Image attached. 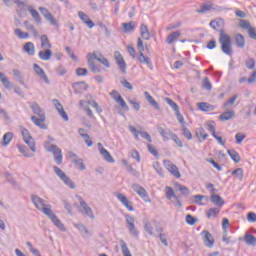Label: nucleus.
I'll list each match as a JSON object with an SVG mask.
<instances>
[{
	"label": "nucleus",
	"mask_w": 256,
	"mask_h": 256,
	"mask_svg": "<svg viewBox=\"0 0 256 256\" xmlns=\"http://www.w3.org/2000/svg\"><path fill=\"white\" fill-rule=\"evenodd\" d=\"M78 201L80 203V207L82 208L80 209L82 215H86L90 219H95V215H93V210L91 209V207H89V205H87V202H85V200H83L81 196L78 197Z\"/></svg>",
	"instance_id": "obj_11"
},
{
	"label": "nucleus",
	"mask_w": 256,
	"mask_h": 256,
	"mask_svg": "<svg viewBox=\"0 0 256 256\" xmlns=\"http://www.w3.org/2000/svg\"><path fill=\"white\" fill-rule=\"evenodd\" d=\"M244 241L245 243H247L248 245H256V237L253 236L252 234L246 233L244 235Z\"/></svg>",
	"instance_id": "obj_41"
},
{
	"label": "nucleus",
	"mask_w": 256,
	"mask_h": 256,
	"mask_svg": "<svg viewBox=\"0 0 256 256\" xmlns=\"http://www.w3.org/2000/svg\"><path fill=\"white\" fill-rule=\"evenodd\" d=\"M68 156L79 171H85L86 167L83 159L79 158L74 152H68Z\"/></svg>",
	"instance_id": "obj_12"
},
{
	"label": "nucleus",
	"mask_w": 256,
	"mask_h": 256,
	"mask_svg": "<svg viewBox=\"0 0 256 256\" xmlns=\"http://www.w3.org/2000/svg\"><path fill=\"white\" fill-rule=\"evenodd\" d=\"M220 211L221 210H219V208H210L208 209V211H206V216L208 217V219H211V217H217Z\"/></svg>",
	"instance_id": "obj_44"
},
{
	"label": "nucleus",
	"mask_w": 256,
	"mask_h": 256,
	"mask_svg": "<svg viewBox=\"0 0 256 256\" xmlns=\"http://www.w3.org/2000/svg\"><path fill=\"white\" fill-rule=\"evenodd\" d=\"M100 155H102L103 159L107 161L108 163H115V159H113V156H111V153L107 151V149L103 148V144L98 143Z\"/></svg>",
	"instance_id": "obj_19"
},
{
	"label": "nucleus",
	"mask_w": 256,
	"mask_h": 256,
	"mask_svg": "<svg viewBox=\"0 0 256 256\" xmlns=\"http://www.w3.org/2000/svg\"><path fill=\"white\" fill-rule=\"evenodd\" d=\"M202 87L203 89H206V91H211V89H213V86L211 85V81H209L208 77H205L202 80Z\"/></svg>",
	"instance_id": "obj_52"
},
{
	"label": "nucleus",
	"mask_w": 256,
	"mask_h": 256,
	"mask_svg": "<svg viewBox=\"0 0 256 256\" xmlns=\"http://www.w3.org/2000/svg\"><path fill=\"white\" fill-rule=\"evenodd\" d=\"M53 171L57 177L63 181L64 185H67V187L70 189H75V183L71 180V178H69V176H67V174L63 172V170H61V168L53 166Z\"/></svg>",
	"instance_id": "obj_6"
},
{
	"label": "nucleus",
	"mask_w": 256,
	"mask_h": 256,
	"mask_svg": "<svg viewBox=\"0 0 256 256\" xmlns=\"http://www.w3.org/2000/svg\"><path fill=\"white\" fill-rule=\"evenodd\" d=\"M164 167L173 175V177H176V179H180L181 177V172H179V168L177 165L173 164L170 160H164L163 161Z\"/></svg>",
	"instance_id": "obj_10"
},
{
	"label": "nucleus",
	"mask_w": 256,
	"mask_h": 256,
	"mask_svg": "<svg viewBox=\"0 0 256 256\" xmlns=\"http://www.w3.org/2000/svg\"><path fill=\"white\" fill-rule=\"evenodd\" d=\"M88 105H91V107H93L94 109H96V112L101 114L103 113V109H101V107H99V104H97V102L95 100L93 101H87Z\"/></svg>",
	"instance_id": "obj_57"
},
{
	"label": "nucleus",
	"mask_w": 256,
	"mask_h": 256,
	"mask_svg": "<svg viewBox=\"0 0 256 256\" xmlns=\"http://www.w3.org/2000/svg\"><path fill=\"white\" fill-rule=\"evenodd\" d=\"M75 227L77 230L80 231V233H84L85 235H87L89 233V230L83 224H75Z\"/></svg>",
	"instance_id": "obj_63"
},
{
	"label": "nucleus",
	"mask_w": 256,
	"mask_h": 256,
	"mask_svg": "<svg viewBox=\"0 0 256 256\" xmlns=\"http://www.w3.org/2000/svg\"><path fill=\"white\" fill-rule=\"evenodd\" d=\"M170 137L172 139V141H174V143L179 146L180 148L183 147V142L181 141V139H179V136H177V134L175 133H171Z\"/></svg>",
	"instance_id": "obj_54"
},
{
	"label": "nucleus",
	"mask_w": 256,
	"mask_h": 256,
	"mask_svg": "<svg viewBox=\"0 0 256 256\" xmlns=\"http://www.w3.org/2000/svg\"><path fill=\"white\" fill-rule=\"evenodd\" d=\"M80 137H82L83 141H85L86 145L88 147H91L93 145V140H91V136L87 134V130L80 128L78 130Z\"/></svg>",
	"instance_id": "obj_21"
},
{
	"label": "nucleus",
	"mask_w": 256,
	"mask_h": 256,
	"mask_svg": "<svg viewBox=\"0 0 256 256\" xmlns=\"http://www.w3.org/2000/svg\"><path fill=\"white\" fill-rule=\"evenodd\" d=\"M196 137H197L198 139H200V141H201V139H202L203 141H205V139H207V137H209V134H207V133L205 132V130L203 129V127H200V128H198V129L196 130Z\"/></svg>",
	"instance_id": "obj_42"
},
{
	"label": "nucleus",
	"mask_w": 256,
	"mask_h": 256,
	"mask_svg": "<svg viewBox=\"0 0 256 256\" xmlns=\"http://www.w3.org/2000/svg\"><path fill=\"white\" fill-rule=\"evenodd\" d=\"M38 57L41 61H49L53 57V52L51 49H44L38 53Z\"/></svg>",
	"instance_id": "obj_26"
},
{
	"label": "nucleus",
	"mask_w": 256,
	"mask_h": 256,
	"mask_svg": "<svg viewBox=\"0 0 256 256\" xmlns=\"http://www.w3.org/2000/svg\"><path fill=\"white\" fill-rule=\"evenodd\" d=\"M120 244H121L122 254L124 256H133L131 255V251H129V248L127 247V243H125L124 240H120Z\"/></svg>",
	"instance_id": "obj_47"
},
{
	"label": "nucleus",
	"mask_w": 256,
	"mask_h": 256,
	"mask_svg": "<svg viewBox=\"0 0 256 256\" xmlns=\"http://www.w3.org/2000/svg\"><path fill=\"white\" fill-rule=\"evenodd\" d=\"M30 108L32 109L34 115L36 116H32L31 117V121L32 123H34V125H36V127H40V129H47V125H45V111H43V109L41 108V106H39L37 104V102H33L30 105Z\"/></svg>",
	"instance_id": "obj_2"
},
{
	"label": "nucleus",
	"mask_w": 256,
	"mask_h": 256,
	"mask_svg": "<svg viewBox=\"0 0 256 256\" xmlns=\"http://www.w3.org/2000/svg\"><path fill=\"white\" fill-rule=\"evenodd\" d=\"M180 37H181V31L172 32L166 38V43L168 45H171L175 42L176 39H179Z\"/></svg>",
	"instance_id": "obj_29"
},
{
	"label": "nucleus",
	"mask_w": 256,
	"mask_h": 256,
	"mask_svg": "<svg viewBox=\"0 0 256 256\" xmlns=\"http://www.w3.org/2000/svg\"><path fill=\"white\" fill-rule=\"evenodd\" d=\"M228 155L231 157V159L234 161V163H239L241 161V156H239V153L235 150H228Z\"/></svg>",
	"instance_id": "obj_43"
},
{
	"label": "nucleus",
	"mask_w": 256,
	"mask_h": 256,
	"mask_svg": "<svg viewBox=\"0 0 256 256\" xmlns=\"http://www.w3.org/2000/svg\"><path fill=\"white\" fill-rule=\"evenodd\" d=\"M0 81L3 85V87H5V89H12L13 88V84L11 82H9V79L5 77V75L0 72Z\"/></svg>",
	"instance_id": "obj_39"
},
{
	"label": "nucleus",
	"mask_w": 256,
	"mask_h": 256,
	"mask_svg": "<svg viewBox=\"0 0 256 256\" xmlns=\"http://www.w3.org/2000/svg\"><path fill=\"white\" fill-rule=\"evenodd\" d=\"M233 117H235V111H233V110L226 111L219 116V120L220 121H230V119H233Z\"/></svg>",
	"instance_id": "obj_35"
},
{
	"label": "nucleus",
	"mask_w": 256,
	"mask_h": 256,
	"mask_svg": "<svg viewBox=\"0 0 256 256\" xmlns=\"http://www.w3.org/2000/svg\"><path fill=\"white\" fill-rule=\"evenodd\" d=\"M40 41H41V49H51V47H53V45H51V42L49 41V37H47V35H42L40 37Z\"/></svg>",
	"instance_id": "obj_33"
},
{
	"label": "nucleus",
	"mask_w": 256,
	"mask_h": 256,
	"mask_svg": "<svg viewBox=\"0 0 256 256\" xmlns=\"http://www.w3.org/2000/svg\"><path fill=\"white\" fill-rule=\"evenodd\" d=\"M224 25L225 21H223V19H215L210 22V27L214 29V31L219 32L218 43L220 44L222 53H224V55H228V57H232L233 42L231 41V36L223 30Z\"/></svg>",
	"instance_id": "obj_1"
},
{
	"label": "nucleus",
	"mask_w": 256,
	"mask_h": 256,
	"mask_svg": "<svg viewBox=\"0 0 256 256\" xmlns=\"http://www.w3.org/2000/svg\"><path fill=\"white\" fill-rule=\"evenodd\" d=\"M207 127H208V131L213 135H215V122L214 121H210L207 122Z\"/></svg>",
	"instance_id": "obj_64"
},
{
	"label": "nucleus",
	"mask_w": 256,
	"mask_h": 256,
	"mask_svg": "<svg viewBox=\"0 0 256 256\" xmlns=\"http://www.w3.org/2000/svg\"><path fill=\"white\" fill-rule=\"evenodd\" d=\"M232 175L236 177L238 181H243L244 172L242 168H237L232 172Z\"/></svg>",
	"instance_id": "obj_45"
},
{
	"label": "nucleus",
	"mask_w": 256,
	"mask_h": 256,
	"mask_svg": "<svg viewBox=\"0 0 256 256\" xmlns=\"http://www.w3.org/2000/svg\"><path fill=\"white\" fill-rule=\"evenodd\" d=\"M116 103H119L120 107H122V109H124V111H129V106L127 105V102H125L123 100L122 96H118L116 98Z\"/></svg>",
	"instance_id": "obj_50"
},
{
	"label": "nucleus",
	"mask_w": 256,
	"mask_h": 256,
	"mask_svg": "<svg viewBox=\"0 0 256 256\" xmlns=\"http://www.w3.org/2000/svg\"><path fill=\"white\" fill-rule=\"evenodd\" d=\"M21 133H22L23 141L26 143V145H28L30 150L33 153H35V151H36L35 140L33 139V137H31V134L29 133V130H27L25 128H22Z\"/></svg>",
	"instance_id": "obj_8"
},
{
	"label": "nucleus",
	"mask_w": 256,
	"mask_h": 256,
	"mask_svg": "<svg viewBox=\"0 0 256 256\" xmlns=\"http://www.w3.org/2000/svg\"><path fill=\"white\" fill-rule=\"evenodd\" d=\"M197 107L200 111H204L205 113H208L209 111H215V109H217L215 105H211L207 102H200L197 104Z\"/></svg>",
	"instance_id": "obj_24"
},
{
	"label": "nucleus",
	"mask_w": 256,
	"mask_h": 256,
	"mask_svg": "<svg viewBox=\"0 0 256 256\" xmlns=\"http://www.w3.org/2000/svg\"><path fill=\"white\" fill-rule=\"evenodd\" d=\"M122 27L123 33H131L132 31H135V22L122 23Z\"/></svg>",
	"instance_id": "obj_37"
},
{
	"label": "nucleus",
	"mask_w": 256,
	"mask_h": 256,
	"mask_svg": "<svg viewBox=\"0 0 256 256\" xmlns=\"http://www.w3.org/2000/svg\"><path fill=\"white\" fill-rule=\"evenodd\" d=\"M182 133L186 139L188 140L193 139V134H191V131H189V129H187L185 125L182 126Z\"/></svg>",
	"instance_id": "obj_58"
},
{
	"label": "nucleus",
	"mask_w": 256,
	"mask_h": 256,
	"mask_svg": "<svg viewBox=\"0 0 256 256\" xmlns=\"http://www.w3.org/2000/svg\"><path fill=\"white\" fill-rule=\"evenodd\" d=\"M39 11L41 13V15H43V17L46 19V21H49L50 25H57V20H55V18L53 17V14H51V12H49V10L45 7H39Z\"/></svg>",
	"instance_id": "obj_14"
},
{
	"label": "nucleus",
	"mask_w": 256,
	"mask_h": 256,
	"mask_svg": "<svg viewBox=\"0 0 256 256\" xmlns=\"http://www.w3.org/2000/svg\"><path fill=\"white\" fill-rule=\"evenodd\" d=\"M19 153L24 155L27 158L35 157V152L32 151V153H29V149H27V146L19 144L18 146Z\"/></svg>",
	"instance_id": "obj_32"
},
{
	"label": "nucleus",
	"mask_w": 256,
	"mask_h": 256,
	"mask_svg": "<svg viewBox=\"0 0 256 256\" xmlns=\"http://www.w3.org/2000/svg\"><path fill=\"white\" fill-rule=\"evenodd\" d=\"M125 219H126V227L135 239H139V232L137 231V228L135 227V218L131 216L130 214H125Z\"/></svg>",
	"instance_id": "obj_7"
},
{
	"label": "nucleus",
	"mask_w": 256,
	"mask_h": 256,
	"mask_svg": "<svg viewBox=\"0 0 256 256\" xmlns=\"http://www.w3.org/2000/svg\"><path fill=\"white\" fill-rule=\"evenodd\" d=\"M28 11L32 19H34L36 23H41V15H39V12H37V10L33 9L32 6H28Z\"/></svg>",
	"instance_id": "obj_36"
},
{
	"label": "nucleus",
	"mask_w": 256,
	"mask_h": 256,
	"mask_svg": "<svg viewBox=\"0 0 256 256\" xmlns=\"http://www.w3.org/2000/svg\"><path fill=\"white\" fill-rule=\"evenodd\" d=\"M12 140H13V133L7 132L4 134L1 144L3 145V147H7V145H9V143H11Z\"/></svg>",
	"instance_id": "obj_40"
},
{
	"label": "nucleus",
	"mask_w": 256,
	"mask_h": 256,
	"mask_svg": "<svg viewBox=\"0 0 256 256\" xmlns=\"http://www.w3.org/2000/svg\"><path fill=\"white\" fill-rule=\"evenodd\" d=\"M75 73L78 77H85L89 71L87 68H77Z\"/></svg>",
	"instance_id": "obj_60"
},
{
	"label": "nucleus",
	"mask_w": 256,
	"mask_h": 256,
	"mask_svg": "<svg viewBox=\"0 0 256 256\" xmlns=\"http://www.w3.org/2000/svg\"><path fill=\"white\" fill-rule=\"evenodd\" d=\"M137 49L139 52L138 61L144 65H147L149 69L153 70V63L151 62V58L143 54V51H145V46L143 45V40H141V38H138Z\"/></svg>",
	"instance_id": "obj_4"
},
{
	"label": "nucleus",
	"mask_w": 256,
	"mask_h": 256,
	"mask_svg": "<svg viewBox=\"0 0 256 256\" xmlns=\"http://www.w3.org/2000/svg\"><path fill=\"white\" fill-rule=\"evenodd\" d=\"M175 188L180 191V193L183 195V197H189V194L191 193V191H189V188H187L186 186H183L179 183L175 184Z\"/></svg>",
	"instance_id": "obj_38"
},
{
	"label": "nucleus",
	"mask_w": 256,
	"mask_h": 256,
	"mask_svg": "<svg viewBox=\"0 0 256 256\" xmlns=\"http://www.w3.org/2000/svg\"><path fill=\"white\" fill-rule=\"evenodd\" d=\"M235 43H236V46L239 48V49H243V47H245V37L243 36V34H236L235 35Z\"/></svg>",
	"instance_id": "obj_34"
},
{
	"label": "nucleus",
	"mask_w": 256,
	"mask_h": 256,
	"mask_svg": "<svg viewBox=\"0 0 256 256\" xmlns=\"http://www.w3.org/2000/svg\"><path fill=\"white\" fill-rule=\"evenodd\" d=\"M116 103H119L120 107H122V109H124V111H129V106L127 105V102H125L123 100L122 96H118L116 98Z\"/></svg>",
	"instance_id": "obj_49"
},
{
	"label": "nucleus",
	"mask_w": 256,
	"mask_h": 256,
	"mask_svg": "<svg viewBox=\"0 0 256 256\" xmlns=\"http://www.w3.org/2000/svg\"><path fill=\"white\" fill-rule=\"evenodd\" d=\"M239 27H241V29H246L248 31L252 26L251 24H249V22H247V20H240Z\"/></svg>",
	"instance_id": "obj_62"
},
{
	"label": "nucleus",
	"mask_w": 256,
	"mask_h": 256,
	"mask_svg": "<svg viewBox=\"0 0 256 256\" xmlns=\"http://www.w3.org/2000/svg\"><path fill=\"white\" fill-rule=\"evenodd\" d=\"M144 97L145 99L148 101V103L154 108L156 109V111H159L160 107H159V103H157V101H155V99H153V96H151V94L147 91L144 92Z\"/></svg>",
	"instance_id": "obj_27"
},
{
	"label": "nucleus",
	"mask_w": 256,
	"mask_h": 256,
	"mask_svg": "<svg viewBox=\"0 0 256 256\" xmlns=\"http://www.w3.org/2000/svg\"><path fill=\"white\" fill-rule=\"evenodd\" d=\"M177 195H175V191L173 190V188L166 186V198L171 201V199H177Z\"/></svg>",
	"instance_id": "obj_46"
},
{
	"label": "nucleus",
	"mask_w": 256,
	"mask_h": 256,
	"mask_svg": "<svg viewBox=\"0 0 256 256\" xmlns=\"http://www.w3.org/2000/svg\"><path fill=\"white\" fill-rule=\"evenodd\" d=\"M116 197L118 201H120V203H122V205H124V207L128 209V211H134L133 202L129 201V199H127V196L122 193H118L116 194Z\"/></svg>",
	"instance_id": "obj_15"
},
{
	"label": "nucleus",
	"mask_w": 256,
	"mask_h": 256,
	"mask_svg": "<svg viewBox=\"0 0 256 256\" xmlns=\"http://www.w3.org/2000/svg\"><path fill=\"white\" fill-rule=\"evenodd\" d=\"M54 103L55 108L57 109L59 115H61L62 119H64V121H69V116L67 115V112H65V109H63V105H61L57 99L54 100Z\"/></svg>",
	"instance_id": "obj_22"
},
{
	"label": "nucleus",
	"mask_w": 256,
	"mask_h": 256,
	"mask_svg": "<svg viewBox=\"0 0 256 256\" xmlns=\"http://www.w3.org/2000/svg\"><path fill=\"white\" fill-rule=\"evenodd\" d=\"M201 235L203 236L204 245L211 249L213 245H215V239H213V235L210 234V232L207 230L202 231Z\"/></svg>",
	"instance_id": "obj_13"
},
{
	"label": "nucleus",
	"mask_w": 256,
	"mask_h": 256,
	"mask_svg": "<svg viewBox=\"0 0 256 256\" xmlns=\"http://www.w3.org/2000/svg\"><path fill=\"white\" fill-rule=\"evenodd\" d=\"M47 217H49V219L52 221L55 227H58L60 231H66L65 225H63V222L59 220V218L57 217V215H55V213H53V211L47 214Z\"/></svg>",
	"instance_id": "obj_17"
},
{
	"label": "nucleus",
	"mask_w": 256,
	"mask_h": 256,
	"mask_svg": "<svg viewBox=\"0 0 256 256\" xmlns=\"http://www.w3.org/2000/svg\"><path fill=\"white\" fill-rule=\"evenodd\" d=\"M32 199V203L33 205L36 207V209H38V211H42V213H44V215H49L51 210V205L46 204L45 200H43V198L37 196V195H32L31 196Z\"/></svg>",
	"instance_id": "obj_3"
},
{
	"label": "nucleus",
	"mask_w": 256,
	"mask_h": 256,
	"mask_svg": "<svg viewBox=\"0 0 256 256\" xmlns=\"http://www.w3.org/2000/svg\"><path fill=\"white\" fill-rule=\"evenodd\" d=\"M114 58L116 61V65L120 69L121 73L125 75L127 73V64L125 63V59L123 58V55H121V52L115 51Z\"/></svg>",
	"instance_id": "obj_9"
},
{
	"label": "nucleus",
	"mask_w": 256,
	"mask_h": 256,
	"mask_svg": "<svg viewBox=\"0 0 256 256\" xmlns=\"http://www.w3.org/2000/svg\"><path fill=\"white\" fill-rule=\"evenodd\" d=\"M132 189L133 191H135V193H137V195H139L142 199H145V197H148L147 195V190H145V188H143V186L139 185V184H133L132 185Z\"/></svg>",
	"instance_id": "obj_25"
},
{
	"label": "nucleus",
	"mask_w": 256,
	"mask_h": 256,
	"mask_svg": "<svg viewBox=\"0 0 256 256\" xmlns=\"http://www.w3.org/2000/svg\"><path fill=\"white\" fill-rule=\"evenodd\" d=\"M23 51L33 57V55H35V45L33 44V42H27L23 46Z\"/></svg>",
	"instance_id": "obj_31"
},
{
	"label": "nucleus",
	"mask_w": 256,
	"mask_h": 256,
	"mask_svg": "<svg viewBox=\"0 0 256 256\" xmlns=\"http://www.w3.org/2000/svg\"><path fill=\"white\" fill-rule=\"evenodd\" d=\"M92 57V53L87 54V63L90 71H92V73H101V67L95 65V60Z\"/></svg>",
	"instance_id": "obj_18"
},
{
	"label": "nucleus",
	"mask_w": 256,
	"mask_h": 256,
	"mask_svg": "<svg viewBox=\"0 0 256 256\" xmlns=\"http://www.w3.org/2000/svg\"><path fill=\"white\" fill-rule=\"evenodd\" d=\"M144 231L149 235H153V226L148 221H144Z\"/></svg>",
	"instance_id": "obj_59"
},
{
	"label": "nucleus",
	"mask_w": 256,
	"mask_h": 256,
	"mask_svg": "<svg viewBox=\"0 0 256 256\" xmlns=\"http://www.w3.org/2000/svg\"><path fill=\"white\" fill-rule=\"evenodd\" d=\"M210 201L211 203H214L216 207H223V205H225V200H223L222 197L219 195H211Z\"/></svg>",
	"instance_id": "obj_30"
},
{
	"label": "nucleus",
	"mask_w": 256,
	"mask_h": 256,
	"mask_svg": "<svg viewBox=\"0 0 256 256\" xmlns=\"http://www.w3.org/2000/svg\"><path fill=\"white\" fill-rule=\"evenodd\" d=\"M75 93H81L82 91H87V89H89V85H87V83H85V81H81V82H75L72 85Z\"/></svg>",
	"instance_id": "obj_23"
},
{
	"label": "nucleus",
	"mask_w": 256,
	"mask_h": 256,
	"mask_svg": "<svg viewBox=\"0 0 256 256\" xmlns=\"http://www.w3.org/2000/svg\"><path fill=\"white\" fill-rule=\"evenodd\" d=\"M14 33H15V35H17V37L19 38V39H27L28 37H29V33H27V32H23V31H21V29H16L15 31H14Z\"/></svg>",
	"instance_id": "obj_55"
},
{
	"label": "nucleus",
	"mask_w": 256,
	"mask_h": 256,
	"mask_svg": "<svg viewBox=\"0 0 256 256\" xmlns=\"http://www.w3.org/2000/svg\"><path fill=\"white\" fill-rule=\"evenodd\" d=\"M48 145H49V142L45 144L46 151L53 154L54 161L57 165H61V163H63V152L55 144H52L50 146Z\"/></svg>",
	"instance_id": "obj_5"
},
{
	"label": "nucleus",
	"mask_w": 256,
	"mask_h": 256,
	"mask_svg": "<svg viewBox=\"0 0 256 256\" xmlns=\"http://www.w3.org/2000/svg\"><path fill=\"white\" fill-rule=\"evenodd\" d=\"M12 73H13V76H14V79H16L17 81H19V83L21 84V85H24V81H23V76L21 75V71H19V69H14L13 71H12Z\"/></svg>",
	"instance_id": "obj_48"
},
{
	"label": "nucleus",
	"mask_w": 256,
	"mask_h": 256,
	"mask_svg": "<svg viewBox=\"0 0 256 256\" xmlns=\"http://www.w3.org/2000/svg\"><path fill=\"white\" fill-rule=\"evenodd\" d=\"M153 169L156 170V173L160 175V177H163V168H161V164H159V162H154Z\"/></svg>",
	"instance_id": "obj_61"
},
{
	"label": "nucleus",
	"mask_w": 256,
	"mask_h": 256,
	"mask_svg": "<svg viewBox=\"0 0 256 256\" xmlns=\"http://www.w3.org/2000/svg\"><path fill=\"white\" fill-rule=\"evenodd\" d=\"M166 103L177 113L179 111V105L171 100V98H165Z\"/></svg>",
	"instance_id": "obj_53"
},
{
	"label": "nucleus",
	"mask_w": 256,
	"mask_h": 256,
	"mask_svg": "<svg viewBox=\"0 0 256 256\" xmlns=\"http://www.w3.org/2000/svg\"><path fill=\"white\" fill-rule=\"evenodd\" d=\"M157 130L158 133L161 135V137L163 138V141H169V133H167L165 131V129H163V127L161 126H157Z\"/></svg>",
	"instance_id": "obj_51"
},
{
	"label": "nucleus",
	"mask_w": 256,
	"mask_h": 256,
	"mask_svg": "<svg viewBox=\"0 0 256 256\" xmlns=\"http://www.w3.org/2000/svg\"><path fill=\"white\" fill-rule=\"evenodd\" d=\"M140 35L142 39H145V41H149V39H151V33H149V28H147V25L142 24L140 26Z\"/></svg>",
	"instance_id": "obj_28"
},
{
	"label": "nucleus",
	"mask_w": 256,
	"mask_h": 256,
	"mask_svg": "<svg viewBox=\"0 0 256 256\" xmlns=\"http://www.w3.org/2000/svg\"><path fill=\"white\" fill-rule=\"evenodd\" d=\"M239 95L234 94L226 103L223 104L224 109L229 107V105H235V101H237V98Z\"/></svg>",
	"instance_id": "obj_56"
},
{
	"label": "nucleus",
	"mask_w": 256,
	"mask_h": 256,
	"mask_svg": "<svg viewBox=\"0 0 256 256\" xmlns=\"http://www.w3.org/2000/svg\"><path fill=\"white\" fill-rule=\"evenodd\" d=\"M34 71L36 75H39L40 79H43L44 83H46L47 85L51 83L49 81V77H47V74H45V70H43L41 66H39L38 64H34Z\"/></svg>",
	"instance_id": "obj_20"
},
{
	"label": "nucleus",
	"mask_w": 256,
	"mask_h": 256,
	"mask_svg": "<svg viewBox=\"0 0 256 256\" xmlns=\"http://www.w3.org/2000/svg\"><path fill=\"white\" fill-rule=\"evenodd\" d=\"M92 54V59L95 61H98V63H101L102 65H104V67H106V69H109V67H111V63H109V60H107V58L103 57L102 53H98L97 52H93Z\"/></svg>",
	"instance_id": "obj_16"
}]
</instances>
